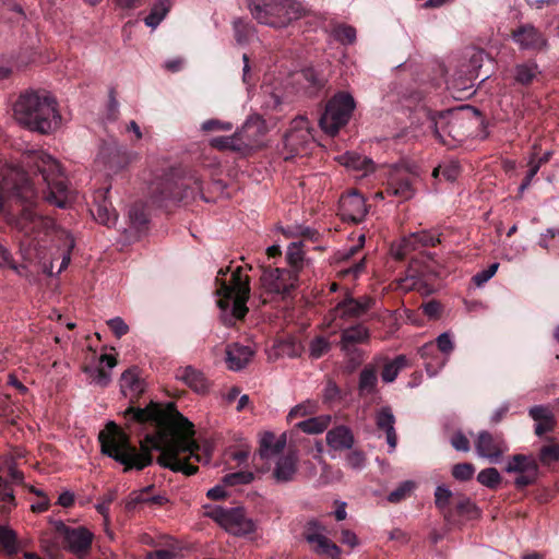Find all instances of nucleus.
Instances as JSON below:
<instances>
[{
    "label": "nucleus",
    "instance_id": "2",
    "mask_svg": "<svg viewBox=\"0 0 559 559\" xmlns=\"http://www.w3.org/2000/svg\"><path fill=\"white\" fill-rule=\"evenodd\" d=\"M145 392L138 378L128 390L130 406L123 412L126 428L114 421L98 436L102 453L123 465V472L142 471L153 463V450L159 451L157 463L175 473L194 475L202 462L200 445L194 439V426L178 412L174 403L163 406L151 401L145 407L135 406Z\"/></svg>",
    "mask_w": 559,
    "mask_h": 559
},
{
    "label": "nucleus",
    "instance_id": "27",
    "mask_svg": "<svg viewBox=\"0 0 559 559\" xmlns=\"http://www.w3.org/2000/svg\"><path fill=\"white\" fill-rule=\"evenodd\" d=\"M297 83L301 84L306 94L309 96L316 95L324 87L325 79L318 73L313 68H306L297 74Z\"/></svg>",
    "mask_w": 559,
    "mask_h": 559
},
{
    "label": "nucleus",
    "instance_id": "62",
    "mask_svg": "<svg viewBox=\"0 0 559 559\" xmlns=\"http://www.w3.org/2000/svg\"><path fill=\"white\" fill-rule=\"evenodd\" d=\"M108 325L111 330V332L118 337L120 338L121 336L126 335L129 331V328L128 325L124 323V321L119 318V317H116L114 319H110L108 321Z\"/></svg>",
    "mask_w": 559,
    "mask_h": 559
},
{
    "label": "nucleus",
    "instance_id": "7",
    "mask_svg": "<svg viewBox=\"0 0 559 559\" xmlns=\"http://www.w3.org/2000/svg\"><path fill=\"white\" fill-rule=\"evenodd\" d=\"M263 129V122L260 119H249L231 136L213 138L210 144L218 151H231L240 156H247L260 146Z\"/></svg>",
    "mask_w": 559,
    "mask_h": 559
},
{
    "label": "nucleus",
    "instance_id": "33",
    "mask_svg": "<svg viewBox=\"0 0 559 559\" xmlns=\"http://www.w3.org/2000/svg\"><path fill=\"white\" fill-rule=\"evenodd\" d=\"M0 551L10 558L20 551L17 534L7 525H0Z\"/></svg>",
    "mask_w": 559,
    "mask_h": 559
},
{
    "label": "nucleus",
    "instance_id": "16",
    "mask_svg": "<svg viewBox=\"0 0 559 559\" xmlns=\"http://www.w3.org/2000/svg\"><path fill=\"white\" fill-rule=\"evenodd\" d=\"M368 213L366 199L356 190L343 193L338 200L337 215L343 222L359 224Z\"/></svg>",
    "mask_w": 559,
    "mask_h": 559
},
{
    "label": "nucleus",
    "instance_id": "9",
    "mask_svg": "<svg viewBox=\"0 0 559 559\" xmlns=\"http://www.w3.org/2000/svg\"><path fill=\"white\" fill-rule=\"evenodd\" d=\"M355 109L354 97L346 92L336 93L328 100L319 123L329 135H335L341 128L347 124Z\"/></svg>",
    "mask_w": 559,
    "mask_h": 559
},
{
    "label": "nucleus",
    "instance_id": "3",
    "mask_svg": "<svg viewBox=\"0 0 559 559\" xmlns=\"http://www.w3.org/2000/svg\"><path fill=\"white\" fill-rule=\"evenodd\" d=\"M16 121L32 131L50 133L60 123L56 99L47 91H26L13 107Z\"/></svg>",
    "mask_w": 559,
    "mask_h": 559
},
{
    "label": "nucleus",
    "instance_id": "39",
    "mask_svg": "<svg viewBox=\"0 0 559 559\" xmlns=\"http://www.w3.org/2000/svg\"><path fill=\"white\" fill-rule=\"evenodd\" d=\"M0 501L2 502L0 508V513L2 515H9L11 511L16 507L13 489L11 488L9 481L2 477H0Z\"/></svg>",
    "mask_w": 559,
    "mask_h": 559
},
{
    "label": "nucleus",
    "instance_id": "51",
    "mask_svg": "<svg viewBox=\"0 0 559 559\" xmlns=\"http://www.w3.org/2000/svg\"><path fill=\"white\" fill-rule=\"evenodd\" d=\"M538 457L544 465H550L559 461V444L552 443L543 445L539 450Z\"/></svg>",
    "mask_w": 559,
    "mask_h": 559
},
{
    "label": "nucleus",
    "instance_id": "35",
    "mask_svg": "<svg viewBox=\"0 0 559 559\" xmlns=\"http://www.w3.org/2000/svg\"><path fill=\"white\" fill-rule=\"evenodd\" d=\"M408 366L409 361L407 357L405 355H399L393 360L384 364L381 371V378L386 383L393 382L400 371L407 368Z\"/></svg>",
    "mask_w": 559,
    "mask_h": 559
},
{
    "label": "nucleus",
    "instance_id": "41",
    "mask_svg": "<svg viewBox=\"0 0 559 559\" xmlns=\"http://www.w3.org/2000/svg\"><path fill=\"white\" fill-rule=\"evenodd\" d=\"M418 249V245L415 239H413V234H411L409 236L404 237L397 245L392 246L391 253L396 260L402 261L411 252Z\"/></svg>",
    "mask_w": 559,
    "mask_h": 559
},
{
    "label": "nucleus",
    "instance_id": "52",
    "mask_svg": "<svg viewBox=\"0 0 559 559\" xmlns=\"http://www.w3.org/2000/svg\"><path fill=\"white\" fill-rule=\"evenodd\" d=\"M413 239H415L419 249L428 248V247H436L437 245L440 243V238L427 230L414 233Z\"/></svg>",
    "mask_w": 559,
    "mask_h": 559
},
{
    "label": "nucleus",
    "instance_id": "32",
    "mask_svg": "<svg viewBox=\"0 0 559 559\" xmlns=\"http://www.w3.org/2000/svg\"><path fill=\"white\" fill-rule=\"evenodd\" d=\"M100 154L104 157H108L106 164L108 168L112 171H118L122 169L129 163L127 151L122 150V147L118 146L117 144L104 147Z\"/></svg>",
    "mask_w": 559,
    "mask_h": 559
},
{
    "label": "nucleus",
    "instance_id": "64",
    "mask_svg": "<svg viewBox=\"0 0 559 559\" xmlns=\"http://www.w3.org/2000/svg\"><path fill=\"white\" fill-rule=\"evenodd\" d=\"M338 395H340V390H338L337 385L334 382L329 381L323 391V401L326 403L332 402L335 399H337Z\"/></svg>",
    "mask_w": 559,
    "mask_h": 559
},
{
    "label": "nucleus",
    "instance_id": "28",
    "mask_svg": "<svg viewBox=\"0 0 559 559\" xmlns=\"http://www.w3.org/2000/svg\"><path fill=\"white\" fill-rule=\"evenodd\" d=\"M286 445V437L276 438L273 432H264L260 440L259 456L261 460L280 454Z\"/></svg>",
    "mask_w": 559,
    "mask_h": 559
},
{
    "label": "nucleus",
    "instance_id": "37",
    "mask_svg": "<svg viewBox=\"0 0 559 559\" xmlns=\"http://www.w3.org/2000/svg\"><path fill=\"white\" fill-rule=\"evenodd\" d=\"M452 510L454 511V523L456 522V516L466 518L468 520L474 519L478 515V510L475 503L465 496H457L452 504Z\"/></svg>",
    "mask_w": 559,
    "mask_h": 559
},
{
    "label": "nucleus",
    "instance_id": "59",
    "mask_svg": "<svg viewBox=\"0 0 559 559\" xmlns=\"http://www.w3.org/2000/svg\"><path fill=\"white\" fill-rule=\"evenodd\" d=\"M139 376L133 369L126 370L120 378V388L124 396H128V390L136 382Z\"/></svg>",
    "mask_w": 559,
    "mask_h": 559
},
{
    "label": "nucleus",
    "instance_id": "26",
    "mask_svg": "<svg viewBox=\"0 0 559 559\" xmlns=\"http://www.w3.org/2000/svg\"><path fill=\"white\" fill-rule=\"evenodd\" d=\"M154 489L155 486L150 485L141 490L132 491L127 502V509H134L140 503L164 506L168 501L167 498L163 495H153Z\"/></svg>",
    "mask_w": 559,
    "mask_h": 559
},
{
    "label": "nucleus",
    "instance_id": "31",
    "mask_svg": "<svg viewBox=\"0 0 559 559\" xmlns=\"http://www.w3.org/2000/svg\"><path fill=\"white\" fill-rule=\"evenodd\" d=\"M341 163L349 169L362 171V176L374 171L376 168L372 159L354 152H347L342 155Z\"/></svg>",
    "mask_w": 559,
    "mask_h": 559
},
{
    "label": "nucleus",
    "instance_id": "11",
    "mask_svg": "<svg viewBox=\"0 0 559 559\" xmlns=\"http://www.w3.org/2000/svg\"><path fill=\"white\" fill-rule=\"evenodd\" d=\"M376 305V299L368 295L354 297L348 290L334 307V320H340L338 326L345 323H356L361 320Z\"/></svg>",
    "mask_w": 559,
    "mask_h": 559
},
{
    "label": "nucleus",
    "instance_id": "44",
    "mask_svg": "<svg viewBox=\"0 0 559 559\" xmlns=\"http://www.w3.org/2000/svg\"><path fill=\"white\" fill-rule=\"evenodd\" d=\"M521 49L532 50L534 52L547 49L548 43L545 37H513Z\"/></svg>",
    "mask_w": 559,
    "mask_h": 559
},
{
    "label": "nucleus",
    "instance_id": "61",
    "mask_svg": "<svg viewBox=\"0 0 559 559\" xmlns=\"http://www.w3.org/2000/svg\"><path fill=\"white\" fill-rule=\"evenodd\" d=\"M451 445L456 450V451H463V452H467L469 451L471 449V444H469V440L466 438L465 435H463L462 432H455L452 437H451Z\"/></svg>",
    "mask_w": 559,
    "mask_h": 559
},
{
    "label": "nucleus",
    "instance_id": "56",
    "mask_svg": "<svg viewBox=\"0 0 559 559\" xmlns=\"http://www.w3.org/2000/svg\"><path fill=\"white\" fill-rule=\"evenodd\" d=\"M530 416L535 421H554L556 420L552 413L543 405H536L530 408L528 411Z\"/></svg>",
    "mask_w": 559,
    "mask_h": 559
},
{
    "label": "nucleus",
    "instance_id": "53",
    "mask_svg": "<svg viewBox=\"0 0 559 559\" xmlns=\"http://www.w3.org/2000/svg\"><path fill=\"white\" fill-rule=\"evenodd\" d=\"M253 480L251 472L239 471L224 476L223 481L227 486H236L241 484H249Z\"/></svg>",
    "mask_w": 559,
    "mask_h": 559
},
{
    "label": "nucleus",
    "instance_id": "6",
    "mask_svg": "<svg viewBox=\"0 0 559 559\" xmlns=\"http://www.w3.org/2000/svg\"><path fill=\"white\" fill-rule=\"evenodd\" d=\"M252 16L274 28L287 26L300 16L302 5L296 0H247Z\"/></svg>",
    "mask_w": 559,
    "mask_h": 559
},
{
    "label": "nucleus",
    "instance_id": "46",
    "mask_svg": "<svg viewBox=\"0 0 559 559\" xmlns=\"http://www.w3.org/2000/svg\"><path fill=\"white\" fill-rule=\"evenodd\" d=\"M94 215L100 224H104L106 226L114 225L118 217L115 209L108 207L105 199L103 203H98L96 205V213Z\"/></svg>",
    "mask_w": 559,
    "mask_h": 559
},
{
    "label": "nucleus",
    "instance_id": "18",
    "mask_svg": "<svg viewBox=\"0 0 559 559\" xmlns=\"http://www.w3.org/2000/svg\"><path fill=\"white\" fill-rule=\"evenodd\" d=\"M417 176L407 169H394L390 173L386 183V193L402 200H409L415 194L414 183Z\"/></svg>",
    "mask_w": 559,
    "mask_h": 559
},
{
    "label": "nucleus",
    "instance_id": "49",
    "mask_svg": "<svg viewBox=\"0 0 559 559\" xmlns=\"http://www.w3.org/2000/svg\"><path fill=\"white\" fill-rule=\"evenodd\" d=\"M366 240L365 234H360L358 236V243L352 246L350 248H346L340 250L335 253V261L338 263H347L349 262L364 247Z\"/></svg>",
    "mask_w": 559,
    "mask_h": 559
},
{
    "label": "nucleus",
    "instance_id": "8",
    "mask_svg": "<svg viewBox=\"0 0 559 559\" xmlns=\"http://www.w3.org/2000/svg\"><path fill=\"white\" fill-rule=\"evenodd\" d=\"M153 193L156 202L166 200L181 202L197 197L207 201L203 193V181L194 175L178 180L174 175H166L156 183Z\"/></svg>",
    "mask_w": 559,
    "mask_h": 559
},
{
    "label": "nucleus",
    "instance_id": "4",
    "mask_svg": "<svg viewBox=\"0 0 559 559\" xmlns=\"http://www.w3.org/2000/svg\"><path fill=\"white\" fill-rule=\"evenodd\" d=\"M426 115L430 122V128L433 130L435 138L449 148L456 147L466 138L465 132L462 130L466 120H479L483 131L481 139L488 138L487 122L483 118L480 110L473 106H460L455 109L443 111L429 109Z\"/></svg>",
    "mask_w": 559,
    "mask_h": 559
},
{
    "label": "nucleus",
    "instance_id": "43",
    "mask_svg": "<svg viewBox=\"0 0 559 559\" xmlns=\"http://www.w3.org/2000/svg\"><path fill=\"white\" fill-rule=\"evenodd\" d=\"M82 370L92 382L96 383L102 388H106L110 382V374L103 367L83 366Z\"/></svg>",
    "mask_w": 559,
    "mask_h": 559
},
{
    "label": "nucleus",
    "instance_id": "13",
    "mask_svg": "<svg viewBox=\"0 0 559 559\" xmlns=\"http://www.w3.org/2000/svg\"><path fill=\"white\" fill-rule=\"evenodd\" d=\"M261 282L272 294L289 296L298 286V275L295 271L282 267H262Z\"/></svg>",
    "mask_w": 559,
    "mask_h": 559
},
{
    "label": "nucleus",
    "instance_id": "38",
    "mask_svg": "<svg viewBox=\"0 0 559 559\" xmlns=\"http://www.w3.org/2000/svg\"><path fill=\"white\" fill-rule=\"evenodd\" d=\"M304 243L302 241H294L292 242L286 251V260L290 266V271H295L297 274L304 266Z\"/></svg>",
    "mask_w": 559,
    "mask_h": 559
},
{
    "label": "nucleus",
    "instance_id": "22",
    "mask_svg": "<svg viewBox=\"0 0 559 559\" xmlns=\"http://www.w3.org/2000/svg\"><path fill=\"white\" fill-rule=\"evenodd\" d=\"M326 444L334 451L350 450L355 443L352 429L345 425H337L330 429L325 436Z\"/></svg>",
    "mask_w": 559,
    "mask_h": 559
},
{
    "label": "nucleus",
    "instance_id": "47",
    "mask_svg": "<svg viewBox=\"0 0 559 559\" xmlns=\"http://www.w3.org/2000/svg\"><path fill=\"white\" fill-rule=\"evenodd\" d=\"M416 488V484L412 480H405L399 485L396 489L391 491L388 496V501L391 503H399L406 499Z\"/></svg>",
    "mask_w": 559,
    "mask_h": 559
},
{
    "label": "nucleus",
    "instance_id": "55",
    "mask_svg": "<svg viewBox=\"0 0 559 559\" xmlns=\"http://www.w3.org/2000/svg\"><path fill=\"white\" fill-rule=\"evenodd\" d=\"M367 457L364 451L359 449H350L346 455V463L350 468L361 469L365 467Z\"/></svg>",
    "mask_w": 559,
    "mask_h": 559
},
{
    "label": "nucleus",
    "instance_id": "20",
    "mask_svg": "<svg viewBox=\"0 0 559 559\" xmlns=\"http://www.w3.org/2000/svg\"><path fill=\"white\" fill-rule=\"evenodd\" d=\"M543 76V71L534 60L516 63L512 70V78L516 85L522 87H530L535 82H539Z\"/></svg>",
    "mask_w": 559,
    "mask_h": 559
},
{
    "label": "nucleus",
    "instance_id": "58",
    "mask_svg": "<svg viewBox=\"0 0 559 559\" xmlns=\"http://www.w3.org/2000/svg\"><path fill=\"white\" fill-rule=\"evenodd\" d=\"M202 130L205 132H213V131H229L233 128V124L230 122L221 121L218 119H210L202 123Z\"/></svg>",
    "mask_w": 559,
    "mask_h": 559
},
{
    "label": "nucleus",
    "instance_id": "24",
    "mask_svg": "<svg viewBox=\"0 0 559 559\" xmlns=\"http://www.w3.org/2000/svg\"><path fill=\"white\" fill-rule=\"evenodd\" d=\"M298 457L295 453L289 452L278 457L273 469V477L278 483L292 481L297 473Z\"/></svg>",
    "mask_w": 559,
    "mask_h": 559
},
{
    "label": "nucleus",
    "instance_id": "21",
    "mask_svg": "<svg viewBox=\"0 0 559 559\" xmlns=\"http://www.w3.org/2000/svg\"><path fill=\"white\" fill-rule=\"evenodd\" d=\"M254 350L250 346L233 343L226 347V364L228 369L239 371L252 359Z\"/></svg>",
    "mask_w": 559,
    "mask_h": 559
},
{
    "label": "nucleus",
    "instance_id": "36",
    "mask_svg": "<svg viewBox=\"0 0 559 559\" xmlns=\"http://www.w3.org/2000/svg\"><path fill=\"white\" fill-rule=\"evenodd\" d=\"M331 423L330 415L311 417L296 424V428L310 435L323 432Z\"/></svg>",
    "mask_w": 559,
    "mask_h": 559
},
{
    "label": "nucleus",
    "instance_id": "15",
    "mask_svg": "<svg viewBox=\"0 0 559 559\" xmlns=\"http://www.w3.org/2000/svg\"><path fill=\"white\" fill-rule=\"evenodd\" d=\"M506 472L519 474L514 479L518 489L533 485L538 477V464L533 456L514 454L507 463Z\"/></svg>",
    "mask_w": 559,
    "mask_h": 559
},
{
    "label": "nucleus",
    "instance_id": "48",
    "mask_svg": "<svg viewBox=\"0 0 559 559\" xmlns=\"http://www.w3.org/2000/svg\"><path fill=\"white\" fill-rule=\"evenodd\" d=\"M277 354L290 358L299 357L304 350L300 342L295 340L282 341L276 347Z\"/></svg>",
    "mask_w": 559,
    "mask_h": 559
},
{
    "label": "nucleus",
    "instance_id": "30",
    "mask_svg": "<svg viewBox=\"0 0 559 559\" xmlns=\"http://www.w3.org/2000/svg\"><path fill=\"white\" fill-rule=\"evenodd\" d=\"M177 378L198 393H204L207 390V380L204 374L191 366L179 370Z\"/></svg>",
    "mask_w": 559,
    "mask_h": 559
},
{
    "label": "nucleus",
    "instance_id": "40",
    "mask_svg": "<svg viewBox=\"0 0 559 559\" xmlns=\"http://www.w3.org/2000/svg\"><path fill=\"white\" fill-rule=\"evenodd\" d=\"M378 383L377 371L373 367H365L359 376V391L361 394H371L374 392Z\"/></svg>",
    "mask_w": 559,
    "mask_h": 559
},
{
    "label": "nucleus",
    "instance_id": "1",
    "mask_svg": "<svg viewBox=\"0 0 559 559\" xmlns=\"http://www.w3.org/2000/svg\"><path fill=\"white\" fill-rule=\"evenodd\" d=\"M28 170L5 165L0 170V215L5 223L22 235L20 254L25 262H37L50 271L52 261L46 259V242L56 243L61 263L58 273L66 270L75 246L72 235L58 227L55 221L38 210V200L67 209L73 201V192L60 164L45 152L27 156Z\"/></svg>",
    "mask_w": 559,
    "mask_h": 559
},
{
    "label": "nucleus",
    "instance_id": "60",
    "mask_svg": "<svg viewBox=\"0 0 559 559\" xmlns=\"http://www.w3.org/2000/svg\"><path fill=\"white\" fill-rule=\"evenodd\" d=\"M436 346L441 353L445 355L451 354L454 349V344L448 332H444L437 337Z\"/></svg>",
    "mask_w": 559,
    "mask_h": 559
},
{
    "label": "nucleus",
    "instance_id": "19",
    "mask_svg": "<svg viewBox=\"0 0 559 559\" xmlns=\"http://www.w3.org/2000/svg\"><path fill=\"white\" fill-rule=\"evenodd\" d=\"M475 448L479 456L488 459L491 463H497L503 453L508 451L503 438L489 431H480L478 433Z\"/></svg>",
    "mask_w": 559,
    "mask_h": 559
},
{
    "label": "nucleus",
    "instance_id": "17",
    "mask_svg": "<svg viewBox=\"0 0 559 559\" xmlns=\"http://www.w3.org/2000/svg\"><path fill=\"white\" fill-rule=\"evenodd\" d=\"M323 530L324 527L318 521L311 520L305 526L304 537L316 554L331 559H342L341 548L322 534Z\"/></svg>",
    "mask_w": 559,
    "mask_h": 559
},
{
    "label": "nucleus",
    "instance_id": "54",
    "mask_svg": "<svg viewBox=\"0 0 559 559\" xmlns=\"http://www.w3.org/2000/svg\"><path fill=\"white\" fill-rule=\"evenodd\" d=\"M475 473V467L472 463H457L452 468V475L455 479L461 481L469 480Z\"/></svg>",
    "mask_w": 559,
    "mask_h": 559
},
{
    "label": "nucleus",
    "instance_id": "57",
    "mask_svg": "<svg viewBox=\"0 0 559 559\" xmlns=\"http://www.w3.org/2000/svg\"><path fill=\"white\" fill-rule=\"evenodd\" d=\"M498 267L499 263L497 262L490 264L487 269L476 273L472 278L473 282L476 286H483L497 273Z\"/></svg>",
    "mask_w": 559,
    "mask_h": 559
},
{
    "label": "nucleus",
    "instance_id": "63",
    "mask_svg": "<svg viewBox=\"0 0 559 559\" xmlns=\"http://www.w3.org/2000/svg\"><path fill=\"white\" fill-rule=\"evenodd\" d=\"M423 312L430 319H437L441 313V304L437 300H430L421 306Z\"/></svg>",
    "mask_w": 559,
    "mask_h": 559
},
{
    "label": "nucleus",
    "instance_id": "12",
    "mask_svg": "<svg viewBox=\"0 0 559 559\" xmlns=\"http://www.w3.org/2000/svg\"><path fill=\"white\" fill-rule=\"evenodd\" d=\"M56 533L62 537L64 549L84 559L92 549L94 534L84 526L72 527L62 521L55 522Z\"/></svg>",
    "mask_w": 559,
    "mask_h": 559
},
{
    "label": "nucleus",
    "instance_id": "50",
    "mask_svg": "<svg viewBox=\"0 0 559 559\" xmlns=\"http://www.w3.org/2000/svg\"><path fill=\"white\" fill-rule=\"evenodd\" d=\"M330 347L331 345L325 337L317 336L310 342L309 345L310 357L318 359L326 354L330 350Z\"/></svg>",
    "mask_w": 559,
    "mask_h": 559
},
{
    "label": "nucleus",
    "instance_id": "23",
    "mask_svg": "<svg viewBox=\"0 0 559 559\" xmlns=\"http://www.w3.org/2000/svg\"><path fill=\"white\" fill-rule=\"evenodd\" d=\"M395 417L389 406L381 407L376 415V425L379 430L385 432L386 442L393 451L397 444V435L394 428Z\"/></svg>",
    "mask_w": 559,
    "mask_h": 559
},
{
    "label": "nucleus",
    "instance_id": "45",
    "mask_svg": "<svg viewBox=\"0 0 559 559\" xmlns=\"http://www.w3.org/2000/svg\"><path fill=\"white\" fill-rule=\"evenodd\" d=\"M0 262L16 272L21 276H26L28 271L25 263H17L12 253L4 248L3 246H0Z\"/></svg>",
    "mask_w": 559,
    "mask_h": 559
},
{
    "label": "nucleus",
    "instance_id": "14",
    "mask_svg": "<svg viewBox=\"0 0 559 559\" xmlns=\"http://www.w3.org/2000/svg\"><path fill=\"white\" fill-rule=\"evenodd\" d=\"M311 139L312 135L308 128V120L304 117L294 119L290 123V128L283 136L284 148L288 152L285 159L304 153Z\"/></svg>",
    "mask_w": 559,
    "mask_h": 559
},
{
    "label": "nucleus",
    "instance_id": "5",
    "mask_svg": "<svg viewBox=\"0 0 559 559\" xmlns=\"http://www.w3.org/2000/svg\"><path fill=\"white\" fill-rule=\"evenodd\" d=\"M229 271L230 267L227 266L217 272L215 278V294L219 297L217 306L222 310H227L233 301V317L242 320L249 311L247 301L250 297V280L249 276L242 275V266H238L231 272L230 281H226L225 276Z\"/></svg>",
    "mask_w": 559,
    "mask_h": 559
},
{
    "label": "nucleus",
    "instance_id": "34",
    "mask_svg": "<svg viewBox=\"0 0 559 559\" xmlns=\"http://www.w3.org/2000/svg\"><path fill=\"white\" fill-rule=\"evenodd\" d=\"M130 226L138 233L146 231L148 228L150 216L145 204L136 202L129 209Z\"/></svg>",
    "mask_w": 559,
    "mask_h": 559
},
{
    "label": "nucleus",
    "instance_id": "42",
    "mask_svg": "<svg viewBox=\"0 0 559 559\" xmlns=\"http://www.w3.org/2000/svg\"><path fill=\"white\" fill-rule=\"evenodd\" d=\"M477 480L489 489H497L502 478L497 468L488 467L478 473Z\"/></svg>",
    "mask_w": 559,
    "mask_h": 559
},
{
    "label": "nucleus",
    "instance_id": "25",
    "mask_svg": "<svg viewBox=\"0 0 559 559\" xmlns=\"http://www.w3.org/2000/svg\"><path fill=\"white\" fill-rule=\"evenodd\" d=\"M340 328L342 329L341 343L345 349L366 343L370 337L369 330L361 322L353 323L347 328L343 325Z\"/></svg>",
    "mask_w": 559,
    "mask_h": 559
},
{
    "label": "nucleus",
    "instance_id": "29",
    "mask_svg": "<svg viewBox=\"0 0 559 559\" xmlns=\"http://www.w3.org/2000/svg\"><path fill=\"white\" fill-rule=\"evenodd\" d=\"M455 500L453 493L450 489L444 486H438L435 491V503L436 507L443 514L444 520L448 523H454V511L452 510V504Z\"/></svg>",
    "mask_w": 559,
    "mask_h": 559
},
{
    "label": "nucleus",
    "instance_id": "10",
    "mask_svg": "<svg viewBox=\"0 0 559 559\" xmlns=\"http://www.w3.org/2000/svg\"><path fill=\"white\" fill-rule=\"evenodd\" d=\"M205 515L237 536H245L255 531V523L252 519L247 518L245 509L241 507L229 509L219 506L211 507Z\"/></svg>",
    "mask_w": 559,
    "mask_h": 559
}]
</instances>
